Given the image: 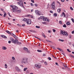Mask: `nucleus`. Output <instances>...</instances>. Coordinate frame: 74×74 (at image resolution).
<instances>
[{"instance_id": "nucleus-1", "label": "nucleus", "mask_w": 74, "mask_h": 74, "mask_svg": "<svg viewBox=\"0 0 74 74\" xmlns=\"http://www.w3.org/2000/svg\"><path fill=\"white\" fill-rule=\"evenodd\" d=\"M10 40L11 41V42L12 43H14V44H18L21 45V42H19L18 41V40H17L16 39L15 40L13 39L12 38H10Z\"/></svg>"}, {"instance_id": "nucleus-2", "label": "nucleus", "mask_w": 74, "mask_h": 74, "mask_svg": "<svg viewBox=\"0 0 74 74\" xmlns=\"http://www.w3.org/2000/svg\"><path fill=\"white\" fill-rule=\"evenodd\" d=\"M29 62V61L28 58H23L22 59V61H21L22 63H24V64L28 63Z\"/></svg>"}, {"instance_id": "nucleus-3", "label": "nucleus", "mask_w": 74, "mask_h": 74, "mask_svg": "<svg viewBox=\"0 0 74 74\" xmlns=\"http://www.w3.org/2000/svg\"><path fill=\"white\" fill-rule=\"evenodd\" d=\"M60 34H61L62 36H68V33L64 31H61Z\"/></svg>"}, {"instance_id": "nucleus-4", "label": "nucleus", "mask_w": 74, "mask_h": 74, "mask_svg": "<svg viewBox=\"0 0 74 74\" xmlns=\"http://www.w3.org/2000/svg\"><path fill=\"white\" fill-rule=\"evenodd\" d=\"M35 66L38 69H39L41 67V65L40 64H35Z\"/></svg>"}, {"instance_id": "nucleus-5", "label": "nucleus", "mask_w": 74, "mask_h": 74, "mask_svg": "<svg viewBox=\"0 0 74 74\" xmlns=\"http://www.w3.org/2000/svg\"><path fill=\"white\" fill-rule=\"evenodd\" d=\"M52 9L53 10H55V2H53L51 4Z\"/></svg>"}, {"instance_id": "nucleus-6", "label": "nucleus", "mask_w": 74, "mask_h": 74, "mask_svg": "<svg viewBox=\"0 0 74 74\" xmlns=\"http://www.w3.org/2000/svg\"><path fill=\"white\" fill-rule=\"evenodd\" d=\"M18 4L21 7H23V3L22 2V1H21L19 2H18Z\"/></svg>"}, {"instance_id": "nucleus-7", "label": "nucleus", "mask_w": 74, "mask_h": 74, "mask_svg": "<svg viewBox=\"0 0 74 74\" xmlns=\"http://www.w3.org/2000/svg\"><path fill=\"white\" fill-rule=\"evenodd\" d=\"M43 21H48V22L49 21V19H48L47 17H43Z\"/></svg>"}, {"instance_id": "nucleus-8", "label": "nucleus", "mask_w": 74, "mask_h": 74, "mask_svg": "<svg viewBox=\"0 0 74 74\" xmlns=\"http://www.w3.org/2000/svg\"><path fill=\"white\" fill-rule=\"evenodd\" d=\"M11 7H12L13 10H17V9H18L17 7L14 5H12Z\"/></svg>"}, {"instance_id": "nucleus-9", "label": "nucleus", "mask_w": 74, "mask_h": 74, "mask_svg": "<svg viewBox=\"0 0 74 74\" xmlns=\"http://www.w3.org/2000/svg\"><path fill=\"white\" fill-rule=\"evenodd\" d=\"M31 20L30 19H27V24H31Z\"/></svg>"}, {"instance_id": "nucleus-10", "label": "nucleus", "mask_w": 74, "mask_h": 74, "mask_svg": "<svg viewBox=\"0 0 74 74\" xmlns=\"http://www.w3.org/2000/svg\"><path fill=\"white\" fill-rule=\"evenodd\" d=\"M23 49H24V50H25V51H27V53H30V51H28V49H27V48L26 47H24L23 48Z\"/></svg>"}, {"instance_id": "nucleus-11", "label": "nucleus", "mask_w": 74, "mask_h": 74, "mask_svg": "<svg viewBox=\"0 0 74 74\" xmlns=\"http://www.w3.org/2000/svg\"><path fill=\"white\" fill-rule=\"evenodd\" d=\"M40 11L38 10H35V13L36 14H37V15H40V14H39L40 13Z\"/></svg>"}, {"instance_id": "nucleus-12", "label": "nucleus", "mask_w": 74, "mask_h": 74, "mask_svg": "<svg viewBox=\"0 0 74 74\" xmlns=\"http://www.w3.org/2000/svg\"><path fill=\"white\" fill-rule=\"evenodd\" d=\"M12 36H13L14 37V38H15L16 39H18V37H16V36H15V34H14L13 33L12 34Z\"/></svg>"}, {"instance_id": "nucleus-13", "label": "nucleus", "mask_w": 74, "mask_h": 74, "mask_svg": "<svg viewBox=\"0 0 74 74\" xmlns=\"http://www.w3.org/2000/svg\"><path fill=\"white\" fill-rule=\"evenodd\" d=\"M62 16H64V17H65L66 16V15H65V13L64 12H63L62 13V15H60V16L62 17Z\"/></svg>"}, {"instance_id": "nucleus-14", "label": "nucleus", "mask_w": 74, "mask_h": 74, "mask_svg": "<svg viewBox=\"0 0 74 74\" xmlns=\"http://www.w3.org/2000/svg\"><path fill=\"white\" fill-rule=\"evenodd\" d=\"M1 37H2V38H7V37L6 36H5L4 35H1Z\"/></svg>"}, {"instance_id": "nucleus-15", "label": "nucleus", "mask_w": 74, "mask_h": 74, "mask_svg": "<svg viewBox=\"0 0 74 74\" xmlns=\"http://www.w3.org/2000/svg\"><path fill=\"white\" fill-rule=\"evenodd\" d=\"M15 69L17 71H19L20 70L19 69V67H18V66L16 67Z\"/></svg>"}, {"instance_id": "nucleus-16", "label": "nucleus", "mask_w": 74, "mask_h": 74, "mask_svg": "<svg viewBox=\"0 0 74 74\" xmlns=\"http://www.w3.org/2000/svg\"><path fill=\"white\" fill-rule=\"evenodd\" d=\"M11 11L12 12H16V10H14L13 9L11 10Z\"/></svg>"}, {"instance_id": "nucleus-17", "label": "nucleus", "mask_w": 74, "mask_h": 74, "mask_svg": "<svg viewBox=\"0 0 74 74\" xmlns=\"http://www.w3.org/2000/svg\"><path fill=\"white\" fill-rule=\"evenodd\" d=\"M2 48L3 50H6V49H7V48H6L5 47L3 46L2 47Z\"/></svg>"}, {"instance_id": "nucleus-18", "label": "nucleus", "mask_w": 74, "mask_h": 74, "mask_svg": "<svg viewBox=\"0 0 74 74\" xmlns=\"http://www.w3.org/2000/svg\"><path fill=\"white\" fill-rule=\"evenodd\" d=\"M66 24L67 25L69 26V25H70L71 23H70V22H66Z\"/></svg>"}, {"instance_id": "nucleus-19", "label": "nucleus", "mask_w": 74, "mask_h": 74, "mask_svg": "<svg viewBox=\"0 0 74 74\" xmlns=\"http://www.w3.org/2000/svg\"><path fill=\"white\" fill-rule=\"evenodd\" d=\"M6 32H7V33H8V34H10V35L11 34V33H10V32H9V31L8 30H6Z\"/></svg>"}, {"instance_id": "nucleus-20", "label": "nucleus", "mask_w": 74, "mask_h": 74, "mask_svg": "<svg viewBox=\"0 0 74 74\" xmlns=\"http://www.w3.org/2000/svg\"><path fill=\"white\" fill-rule=\"evenodd\" d=\"M57 11L58 12H60V11H61V9H60V8L58 9H57Z\"/></svg>"}, {"instance_id": "nucleus-21", "label": "nucleus", "mask_w": 74, "mask_h": 74, "mask_svg": "<svg viewBox=\"0 0 74 74\" xmlns=\"http://www.w3.org/2000/svg\"><path fill=\"white\" fill-rule=\"evenodd\" d=\"M21 10H16V12H18V13H19V12H21Z\"/></svg>"}, {"instance_id": "nucleus-22", "label": "nucleus", "mask_w": 74, "mask_h": 74, "mask_svg": "<svg viewBox=\"0 0 74 74\" xmlns=\"http://www.w3.org/2000/svg\"><path fill=\"white\" fill-rule=\"evenodd\" d=\"M27 19H28L24 18L23 19V21H26V22H27Z\"/></svg>"}, {"instance_id": "nucleus-23", "label": "nucleus", "mask_w": 74, "mask_h": 74, "mask_svg": "<svg viewBox=\"0 0 74 74\" xmlns=\"http://www.w3.org/2000/svg\"><path fill=\"white\" fill-rule=\"evenodd\" d=\"M57 49H58V50H59V51H61V52H62V51H63V50L60 49V48H57Z\"/></svg>"}, {"instance_id": "nucleus-24", "label": "nucleus", "mask_w": 74, "mask_h": 74, "mask_svg": "<svg viewBox=\"0 0 74 74\" xmlns=\"http://www.w3.org/2000/svg\"><path fill=\"white\" fill-rule=\"evenodd\" d=\"M59 41H61V42H63L64 41V40L62 39H59Z\"/></svg>"}, {"instance_id": "nucleus-25", "label": "nucleus", "mask_w": 74, "mask_h": 74, "mask_svg": "<svg viewBox=\"0 0 74 74\" xmlns=\"http://www.w3.org/2000/svg\"><path fill=\"white\" fill-rule=\"evenodd\" d=\"M5 69H7V64H5Z\"/></svg>"}, {"instance_id": "nucleus-26", "label": "nucleus", "mask_w": 74, "mask_h": 74, "mask_svg": "<svg viewBox=\"0 0 74 74\" xmlns=\"http://www.w3.org/2000/svg\"><path fill=\"white\" fill-rule=\"evenodd\" d=\"M51 48H53V49H55V47L54 46H51Z\"/></svg>"}, {"instance_id": "nucleus-27", "label": "nucleus", "mask_w": 74, "mask_h": 74, "mask_svg": "<svg viewBox=\"0 0 74 74\" xmlns=\"http://www.w3.org/2000/svg\"><path fill=\"white\" fill-rule=\"evenodd\" d=\"M36 28H37L38 29H40V26H36Z\"/></svg>"}, {"instance_id": "nucleus-28", "label": "nucleus", "mask_w": 74, "mask_h": 74, "mask_svg": "<svg viewBox=\"0 0 74 74\" xmlns=\"http://www.w3.org/2000/svg\"><path fill=\"white\" fill-rule=\"evenodd\" d=\"M63 27H66L67 26H66V24H64V25H63Z\"/></svg>"}, {"instance_id": "nucleus-29", "label": "nucleus", "mask_w": 74, "mask_h": 74, "mask_svg": "<svg viewBox=\"0 0 74 74\" xmlns=\"http://www.w3.org/2000/svg\"><path fill=\"white\" fill-rule=\"evenodd\" d=\"M70 9L71 10H72V11H73V10H74V9H73V8H72V7H71L70 8Z\"/></svg>"}, {"instance_id": "nucleus-30", "label": "nucleus", "mask_w": 74, "mask_h": 74, "mask_svg": "<svg viewBox=\"0 0 74 74\" xmlns=\"http://www.w3.org/2000/svg\"><path fill=\"white\" fill-rule=\"evenodd\" d=\"M37 51H38V52H42V51L41 50H37Z\"/></svg>"}, {"instance_id": "nucleus-31", "label": "nucleus", "mask_w": 74, "mask_h": 74, "mask_svg": "<svg viewBox=\"0 0 74 74\" xmlns=\"http://www.w3.org/2000/svg\"><path fill=\"white\" fill-rule=\"evenodd\" d=\"M6 15H7V14H6V13H5L4 14L3 17H5V16H6Z\"/></svg>"}, {"instance_id": "nucleus-32", "label": "nucleus", "mask_w": 74, "mask_h": 74, "mask_svg": "<svg viewBox=\"0 0 74 74\" xmlns=\"http://www.w3.org/2000/svg\"><path fill=\"white\" fill-rule=\"evenodd\" d=\"M27 68H25L24 69V71H26V70H27Z\"/></svg>"}, {"instance_id": "nucleus-33", "label": "nucleus", "mask_w": 74, "mask_h": 74, "mask_svg": "<svg viewBox=\"0 0 74 74\" xmlns=\"http://www.w3.org/2000/svg\"><path fill=\"white\" fill-rule=\"evenodd\" d=\"M71 21H72V22H73V23H74V18H71Z\"/></svg>"}, {"instance_id": "nucleus-34", "label": "nucleus", "mask_w": 74, "mask_h": 74, "mask_svg": "<svg viewBox=\"0 0 74 74\" xmlns=\"http://www.w3.org/2000/svg\"><path fill=\"white\" fill-rule=\"evenodd\" d=\"M44 64H45V65H47V64H48L47 62H44Z\"/></svg>"}, {"instance_id": "nucleus-35", "label": "nucleus", "mask_w": 74, "mask_h": 74, "mask_svg": "<svg viewBox=\"0 0 74 74\" xmlns=\"http://www.w3.org/2000/svg\"><path fill=\"white\" fill-rule=\"evenodd\" d=\"M54 15L55 16H57V14L56 13H54Z\"/></svg>"}, {"instance_id": "nucleus-36", "label": "nucleus", "mask_w": 74, "mask_h": 74, "mask_svg": "<svg viewBox=\"0 0 74 74\" xmlns=\"http://www.w3.org/2000/svg\"><path fill=\"white\" fill-rule=\"evenodd\" d=\"M67 51L68 52H71V51H70V50L69 49H67Z\"/></svg>"}, {"instance_id": "nucleus-37", "label": "nucleus", "mask_w": 74, "mask_h": 74, "mask_svg": "<svg viewBox=\"0 0 74 74\" xmlns=\"http://www.w3.org/2000/svg\"><path fill=\"white\" fill-rule=\"evenodd\" d=\"M48 59L49 60H51V57H48Z\"/></svg>"}, {"instance_id": "nucleus-38", "label": "nucleus", "mask_w": 74, "mask_h": 74, "mask_svg": "<svg viewBox=\"0 0 74 74\" xmlns=\"http://www.w3.org/2000/svg\"><path fill=\"white\" fill-rule=\"evenodd\" d=\"M59 23H60V24H62V21H59Z\"/></svg>"}, {"instance_id": "nucleus-39", "label": "nucleus", "mask_w": 74, "mask_h": 74, "mask_svg": "<svg viewBox=\"0 0 74 74\" xmlns=\"http://www.w3.org/2000/svg\"><path fill=\"white\" fill-rule=\"evenodd\" d=\"M12 59H13V60H15V57H12Z\"/></svg>"}, {"instance_id": "nucleus-40", "label": "nucleus", "mask_w": 74, "mask_h": 74, "mask_svg": "<svg viewBox=\"0 0 74 74\" xmlns=\"http://www.w3.org/2000/svg\"><path fill=\"white\" fill-rule=\"evenodd\" d=\"M42 36H43V37H44L45 38L46 37H45V35L44 34H42Z\"/></svg>"}, {"instance_id": "nucleus-41", "label": "nucleus", "mask_w": 74, "mask_h": 74, "mask_svg": "<svg viewBox=\"0 0 74 74\" xmlns=\"http://www.w3.org/2000/svg\"><path fill=\"white\" fill-rule=\"evenodd\" d=\"M53 32H56V30L54 29H53Z\"/></svg>"}, {"instance_id": "nucleus-42", "label": "nucleus", "mask_w": 74, "mask_h": 74, "mask_svg": "<svg viewBox=\"0 0 74 74\" xmlns=\"http://www.w3.org/2000/svg\"><path fill=\"white\" fill-rule=\"evenodd\" d=\"M31 1L34 3V0H31Z\"/></svg>"}, {"instance_id": "nucleus-43", "label": "nucleus", "mask_w": 74, "mask_h": 74, "mask_svg": "<svg viewBox=\"0 0 74 74\" xmlns=\"http://www.w3.org/2000/svg\"><path fill=\"white\" fill-rule=\"evenodd\" d=\"M46 41H47V42H51V41H49V40H46Z\"/></svg>"}, {"instance_id": "nucleus-44", "label": "nucleus", "mask_w": 74, "mask_h": 74, "mask_svg": "<svg viewBox=\"0 0 74 74\" xmlns=\"http://www.w3.org/2000/svg\"><path fill=\"white\" fill-rule=\"evenodd\" d=\"M31 6H34V5L33 4V3H31Z\"/></svg>"}, {"instance_id": "nucleus-45", "label": "nucleus", "mask_w": 74, "mask_h": 74, "mask_svg": "<svg viewBox=\"0 0 74 74\" xmlns=\"http://www.w3.org/2000/svg\"><path fill=\"white\" fill-rule=\"evenodd\" d=\"M34 5H35V6H36V7H37V6H38L37 4H35Z\"/></svg>"}, {"instance_id": "nucleus-46", "label": "nucleus", "mask_w": 74, "mask_h": 74, "mask_svg": "<svg viewBox=\"0 0 74 74\" xmlns=\"http://www.w3.org/2000/svg\"><path fill=\"white\" fill-rule=\"evenodd\" d=\"M63 66H64V67H65V68H67V66H66L64 65H63Z\"/></svg>"}, {"instance_id": "nucleus-47", "label": "nucleus", "mask_w": 74, "mask_h": 74, "mask_svg": "<svg viewBox=\"0 0 74 74\" xmlns=\"http://www.w3.org/2000/svg\"><path fill=\"white\" fill-rule=\"evenodd\" d=\"M72 34H74V31H73L72 32Z\"/></svg>"}, {"instance_id": "nucleus-48", "label": "nucleus", "mask_w": 74, "mask_h": 74, "mask_svg": "<svg viewBox=\"0 0 74 74\" xmlns=\"http://www.w3.org/2000/svg\"><path fill=\"white\" fill-rule=\"evenodd\" d=\"M11 41L9 40L8 41V43H9V44H10V43H11Z\"/></svg>"}, {"instance_id": "nucleus-49", "label": "nucleus", "mask_w": 74, "mask_h": 74, "mask_svg": "<svg viewBox=\"0 0 74 74\" xmlns=\"http://www.w3.org/2000/svg\"><path fill=\"white\" fill-rule=\"evenodd\" d=\"M50 13H52L53 12V11H52V10H51L50 11Z\"/></svg>"}, {"instance_id": "nucleus-50", "label": "nucleus", "mask_w": 74, "mask_h": 74, "mask_svg": "<svg viewBox=\"0 0 74 74\" xmlns=\"http://www.w3.org/2000/svg\"><path fill=\"white\" fill-rule=\"evenodd\" d=\"M52 57H53V58H55V59H56V58L55 57V56H53L52 55Z\"/></svg>"}, {"instance_id": "nucleus-51", "label": "nucleus", "mask_w": 74, "mask_h": 74, "mask_svg": "<svg viewBox=\"0 0 74 74\" xmlns=\"http://www.w3.org/2000/svg\"><path fill=\"white\" fill-rule=\"evenodd\" d=\"M1 10H2V11H4V9H2V8H1Z\"/></svg>"}, {"instance_id": "nucleus-52", "label": "nucleus", "mask_w": 74, "mask_h": 74, "mask_svg": "<svg viewBox=\"0 0 74 74\" xmlns=\"http://www.w3.org/2000/svg\"><path fill=\"white\" fill-rule=\"evenodd\" d=\"M62 2H64V0H61Z\"/></svg>"}, {"instance_id": "nucleus-53", "label": "nucleus", "mask_w": 74, "mask_h": 74, "mask_svg": "<svg viewBox=\"0 0 74 74\" xmlns=\"http://www.w3.org/2000/svg\"><path fill=\"white\" fill-rule=\"evenodd\" d=\"M56 65H58V63L57 62L56 63Z\"/></svg>"}, {"instance_id": "nucleus-54", "label": "nucleus", "mask_w": 74, "mask_h": 74, "mask_svg": "<svg viewBox=\"0 0 74 74\" xmlns=\"http://www.w3.org/2000/svg\"><path fill=\"white\" fill-rule=\"evenodd\" d=\"M25 26V24H23L22 25V26Z\"/></svg>"}, {"instance_id": "nucleus-55", "label": "nucleus", "mask_w": 74, "mask_h": 74, "mask_svg": "<svg viewBox=\"0 0 74 74\" xmlns=\"http://www.w3.org/2000/svg\"><path fill=\"white\" fill-rule=\"evenodd\" d=\"M48 33H51V31L49 30L48 31Z\"/></svg>"}, {"instance_id": "nucleus-56", "label": "nucleus", "mask_w": 74, "mask_h": 74, "mask_svg": "<svg viewBox=\"0 0 74 74\" xmlns=\"http://www.w3.org/2000/svg\"><path fill=\"white\" fill-rule=\"evenodd\" d=\"M46 55H45V54H43V56H45Z\"/></svg>"}, {"instance_id": "nucleus-57", "label": "nucleus", "mask_w": 74, "mask_h": 74, "mask_svg": "<svg viewBox=\"0 0 74 74\" xmlns=\"http://www.w3.org/2000/svg\"><path fill=\"white\" fill-rule=\"evenodd\" d=\"M62 69H63V70H66V69L62 67Z\"/></svg>"}, {"instance_id": "nucleus-58", "label": "nucleus", "mask_w": 74, "mask_h": 74, "mask_svg": "<svg viewBox=\"0 0 74 74\" xmlns=\"http://www.w3.org/2000/svg\"><path fill=\"white\" fill-rule=\"evenodd\" d=\"M57 3H58V4H59L60 5V2H59L58 1L57 2Z\"/></svg>"}, {"instance_id": "nucleus-59", "label": "nucleus", "mask_w": 74, "mask_h": 74, "mask_svg": "<svg viewBox=\"0 0 74 74\" xmlns=\"http://www.w3.org/2000/svg\"><path fill=\"white\" fill-rule=\"evenodd\" d=\"M17 25L18 26H20L21 27V25H19V24H17Z\"/></svg>"}, {"instance_id": "nucleus-60", "label": "nucleus", "mask_w": 74, "mask_h": 74, "mask_svg": "<svg viewBox=\"0 0 74 74\" xmlns=\"http://www.w3.org/2000/svg\"><path fill=\"white\" fill-rule=\"evenodd\" d=\"M62 53L63 55H64V56H65V54H64V53Z\"/></svg>"}, {"instance_id": "nucleus-61", "label": "nucleus", "mask_w": 74, "mask_h": 74, "mask_svg": "<svg viewBox=\"0 0 74 74\" xmlns=\"http://www.w3.org/2000/svg\"><path fill=\"white\" fill-rule=\"evenodd\" d=\"M13 21H15V19L14 18L13 19Z\"/></svg>"}, {"instance_id": "nucleus-62", "label": "nucleus", "mask_w": 74, "mask_h": 74, "mask_svg": "<svg viewBox=\"0 0 74 74\" xmlns=\"http://www.w3.org/2000/svg\"><path fill=\"white\" fill-rule=\"evenodd\" d=\"M28 16H29H29H30V14H28Z\"/></svg>"}, {"instance_id": "nucleus-63", "label": "nucleus", "mask_w": 74, "mask_h": 74, "mask_svg": "<svg viewBox=\"0 0 74 74\" xmlns=\"http://www.w3.org/2000/svg\"><path fill=\"white\" fill-rule=\"evenodd\" d=\"M72 53H73V54H74V52L72 51Z\"/></svg>"}, {"instance_id": "nucleus-64", "label": "nucleus", "mask_w": 74, "mask_h": 74, "mask_svg": "<svg viewBox=\"0 0 74 74\" xmlns=\"http://www.w3.org/2000/svg\"><path fill=\"white\" fill-rule=\"evenodd\" d=\"M29 74H33V73H30Z\"/></svg>"}]
</instances>
